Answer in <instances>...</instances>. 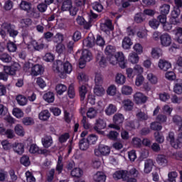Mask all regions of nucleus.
I'll use <instances>...</instances> for the list:
<instances>
[{
    "instance_id": "f257e3e1",
    "label": "nucleus",
    "mask_w": 182,
    "mask_h": 182,
    "mask_svg": "<svg viewBox=\"0 0 182 182\" xmlns=\"http://www.w3.org/2000/svg\"><path fill=\"white\" fill-rule=\"evenodd\" d=\"M53 69L54 72H57L58 73H71L72 70H73V68L72 64L69 63V61H66L65 63L62 62V60H57L53 64Z\"/></svg>"
},
{
    "instance_id": "f03ea898",
    "label": "nucleus",
    "mask_w": 182,
    "mask_h": 182,
    "mask_svg": "<svg viewBox=\"0 0 182 182\" xmlns=\"http://www.w3.org/2000/svg\"><path fill=\"white\" fill-rule=\"evenodd\" d=\"M170 12V5L163 4L160 7V15L157 17V19L161 23H164L167 21V15Z\"/></svg>"
},
{
    "instance_id": "7ed1b4c3",
    "label": "nucleus",
    "mask_w": 182,
    "mask_h": 182,
    "mask_svg": "<svg viewBox=\"0 0 182 182\" xmlns=\"http://www.w3.org/2000/svg\"><path fill=\"white\" fill-rule=\"evenodd\" d=\"M114 59L112 62V65H118L121 68V69H126V61L124 60V54L122 52L117 53L113 57Z\"/></svg>"
},
{
    "instance_id": "20e7f679",
    "label": "nucleus",
    "mask_w": 182,
    "mask_h": 182,
    "mask_svg": "<svg viewBox=\"0 0 182 182\" xmlns=\"http://www.w3.org/2000/svg\"><path fill=\"white\" fill-rule=\"evenodd\" d=\"M106 120L99 118L96 119L93 129L98 134H103V131L102 130L106 129Z\"/></svg>"
},
{
    "instance_id": "39448f33",
    "label": "nucleus",
    "mask_w": 182,
    "mask_h": 182,
    "mask_svg": "<svg viewBox=\"0 0 182 182\" xmlns=\"http://www.w3.org/2000/svg\"><path fill=\"white\" fill-rule=\"evenodd\" d=\"M92 53L88 50H83L80 56V61L79 63L80 66H85L86 62H90L92 60Z\"/></svg>"
},
{
    "instance_id": "423d86ee",
    "label": "nucleus",
    "mask_w": 182,
    "mask_h": 182,
    "mask_svg": "<svg viewBox=\"0 0 182 182\" xmlns=\"http://www.w3.org/2000/svg\"><path fill=\"white\" fill-rule=\"evenodd\" d=\"M110 154V147L106 145H100L98 149H95V155L97 157L100 156H109Z\"/></svg>"
},
{
    "instance_id": "0eeeda50",
    "label": "nucleus",
    "mask_w": 182,
    "mask_h": 182,
    "mask_svg": "<svg viewBox=\"0 0 182 182\" xmlns=\"http://www.w3.org/2000/svg\"><path fill=\"white\" fill-rule=\"evenodd\" d=\"M19 69H21V65L18 63H14L10 66H4V72L11 76L16 75V72H18Z\"/></svg>"
},
{
    "instance_id": "6e6552de",
    "label": "nucleus",
    "mask_w": 182,
    "mask_h": 182,
    "mask_svg": "<svg viewBox=\"0 0 182 182\" xmlns=\"http://www.w3.org/2000/svg\"><path fill=\"white\" fill-rule=\"evenodd\" d=\"M96 63L100 66V68H106L107 66V60L103 55V53L98 52L96 55Z\"/></svg>"
},
{
    "instance_id": "1a4fd4ad",
    "label": "nucleus",
    "mask_w": 182,
    "mask_h": 182,
    "mask_svg": "<svg viewBox=\"0 0 182 182\" xmlns=\"http://www.w3.org/2000/svg\"><path fill=\"white\" fill-rule=\"evenodd\" d=\"M134 100L136 105H144L147 102V96L141 92H136L134 95Z\"/></svg>"
},
{
    "instance_id": "9d476101",
    "label": "nucleus",
    "mask_w": 182,
    "mask_h": 182,
    "mask_svg": "<svg viewBox=\"0 0 182 182\" xmlns=\"http://www.w3.org/2000/svg\"><path fill=\"white\" fill-rule=\"evenodd\" d=\"M127 174H129V171H117L113 174V178H114V180H121L122 178L124 181H126V180H127Z\"/></svg>"
},
{
    "instance_id": "9b49d317",
    "label": "nucleus",
    "mask_w": 182,
    "mask_h": 182,
    "mask_svg": "<svg viewBox=\"0 0 182 182\" xmlns=\"http://www.w3.org/2000/svg\"><path fill=\"white\" fill-rule=\"evenodd\" d=\"M180 14H181V10H180V9L174 8L171 14V17L170 18V22L173 23V25H177V23H178V21H177V18L180 16Z\"/></svg>"
},
{
    "instance_id": "f8f14e48",
    "label": "nucleus",
    "mask_w": 182,
    "mask_h": 182,
    "mask_svg": "<svg viewBox=\"0 0 182 182\" xmlns=\"http://www.w3.org/2000/svg\"><path fill=\"white\" fill-rule=\"evenodd\" d=\"M26 16L28 18H33V19H38L41 18V13L38 11L36 8L31 6V9L26 11Z\"/></svg>"
},
{
    "instance_id": "ddd939ff",
    "label": "nucleus",
    "mask_w": 182,
    "mask_h": 182,
    "mask_svg": "<svg viewBox=\"0 0 182 182\" xmlns=\"http://www.w3.org/2000/svg\"><path fill=\"white\" fill-rule=\"evenodd\" d=\"M160 41L162 46H170L171 45V37L167 33L161 35Z\"/></svg>"
},
{
    "instance_id": "4468645a",
    "label": "nucleus",
    "mask_w": 182,
    "mask_h": 182,
    "mask_svg": "<svg viewBox=\"0 0 182 182\" xmlns=\"http://www.w3.org/2000/svg\"><path fill=\"white\" fill-rule=\"evenodd\" d=\"M101 29L106 33L109 32L110 31H113L114 29V26H113V23H112V20H107L105 23L101 26Z\"/></svg>"
},
{
    "instance_id": "2eb2a0df",
    "label": "nucleus",
    "mask_w": 182,
    "mask_h": 182,
    "mask_svg": "<svg viewBox=\"0 0 182 182\" xmlns=\"http://www.w3.org/2000/svg\"><path fill=\"white\" fill-rule=\"evenodd\" d=\"M167 141L170 142V144L173 149H178V145H176V140L174 132H169L168 136L166 137Z\"/></svg>"
},
{
    "instance_id": "dca6fc26",
    "label": "nucleus",
    "mask_w": 182,
    "mask_h": 182,
    "mask_svg": "<svg viewBox=\"0 0 182 182\" xmlns=\"http://www.w3.org/2000/svg\"><path fill=\"white\" fill-rule=\"evenodd\" d=\"M41 143L45 149H49L53 144V139L50 136H46L41 139Z\"/></svg>"
},
{
    "instance_id": "f3484780",
    "label": "nucleus",
    "mask_w": 182,
    "mask_h": 182,
    "mask_svg": "<svg viewBox=\"0 0 182 182\" xmlns=\"http://www.w3.org/2000/svg\"><path fill=\"white\" fill-rule=\"evenodd\" d=\"M43 100L47 103H53L55 102V93L53 92H47L43 96Z\"/></svg>"
},
{
    "instance_id": "a211bd4d",
    "label": "nucleus",
    "mask_w": 182,
    "mask_h": 182,
    "mask_svg": "<svg viewBox=\"0 0 182 182\" xmlns=\"http://www.w3.org/2000/svg\"><path fill=\"white\" fill-rule=\"evenodd\" d=\"M159 68L164 72H167L168 69L171 68V63L164 60H160L159 62Z\"/></svg>"
},
{
    "instance_id": "6ab92c4d",
    "label": "nucleus",
    "mask_w": 182,
    "mask_h": 182,
    "mask_svg": "<svg viewBox=\"0 0 182 182\" xmlns=\"http://www.w3.org/2000/svg\"><path fill=\"white\" fill-rule=\"evenodd\" d=\"M13 149L17 154H23L25 152V145L23 143H16L15 146H13Z\"/></svg>"
},
{
    "instance_id": "aec40b11",
    "label": "nucleus",
    "mask_w": 182,
    "mask_h": 182,
    "mask_svg": "<svg viewBox=\"0 0 182 182\" xmlns=\"http://www.w3.org/2000/svg\"><path fill=\"white\" fill-rule=\"evenodd\" d=\"M50 117V112H49V110L44 109L41 111L38 114V119L40 120H42L43 122H47V120H49V118Z\"/></svg>"
},
{
    "instance_id": "412c9836",
    "label": "nucleus",
    "mask_w": 182,
    "mask_h": 182,
    "mask_svg": "<svg viewBox=\"0 0 182 182\" xmlns=\"http://www.w3.org/2000/svg\"><path fill=\"white\" fill-rule=\"evenodd\" d=\"M94 181L96 182H105L106 175L103 172L97 171L93 176Z\"/></svg>"
},
{
    "instance_id": "4be33fe9",
    "label": "nucleus",
    "mask_w": 182,
    "mask_h": 182,
    "mask_svg": "<svg viewBox=\"0 0 182 182\" xmlns=\"http://www.w3.org/2000/svg\"><path fill=\"white\" fill-rule=\"evenodd\" d=\"M153 166H154V164L153 163V160L148 159L145 161L144 164V171L146 174H149L153 170Z\"/></svg>"
},
{
    "instance_id": "5701e85b",
    "label": "nucleus",
    "mask_w": 182,
    "mask_h": 182,
    "mask_svg": "<svg viewBox=\"0 0 182 182\" xmlns=\"http://www.w3.org/2000/svg\"><path fill=\"white\" fill-rule=\"evenodd\" d=\"M43 67L41 65L37 64L32 67L31 68V75L33 76H38L41 75Z\"/></svg>"
},
{
    "instance_id": "b1692460",
    "label": "nucleus",
    "mask_w": 182,
    "mask_h": 182,
    "mask_svg": "<svg viewBox=\"0 0 182 182\" xmlns=\"http://www.w3.org/2000/svg\"><path fill=\"white\" fill-rule=\"evenodd\" d=\"M105 52L107 57L112 56L113 58L116 54V48L113 46L108 45L105 48Z\"/></svg>"
},
{
    "instance_id": "393cba45",
    "label": "nucleus",
    "mask_w": 182,
    "mask_h": 182,
    "mask_svg": "<svg viewBox=\"0 0 182 182\" xmlns=\"http://www.w3.org/2000/svg\"><path fill=\"white\" fill-rule=\"evenodd\" d=\"M63 158L62 156H59L57 161V165L55 167V170L58 172V174H61L63 171Z\"/></svg>"
},
{
    "instance_id": "a878e982",
    "label": "nucleus",
    "mask_w": 182,
    "mask_h": 182,
    "mask_svg": "<svg viewBox=\"0 0 182 182\" xmlns=\"http://www.w3.org/2000/svg\"><path fill=\"white\" fill-rule=\"evenodd\" d=\"M116 112H117V107L113 104H109L105 109L107 116H112V114H114Z\"/></svg>"
},
{
    "instance_id": "bb28decb",
    "label": "nucleus",
    "mask_w": 182,
    "mask_h": 182,
    "mask_svg": "<svg viewBox=\"0 0 182 182\" xmlns=\"http://www.w3.org/2000/svg\"><path fill=\"white\" fill-rule=\"evenodd\" d=\"M173 92L176 95H181L182 93V80H177L173 86Z\"/></svg>"
},
{
    "instance_id": "cd10ccee",
    "label": "nucleus",
    "mask_w": 182,
    "mask_h": 182,
    "mask_svg": "<svg viewBox=\"0 0 182 182\" xmlns=\"http://www.w3.org/2000/svg\"><path fill=\"white\" fill-rule=\"evenodd\" d=\"M66 90H68V87L63 84H58L55 86V92L57 95H59V96H62Z\"/></svg>"
},
{
    "instance_id": "c85d7f7f",
    "label": "nucleus",
    "mask_w": 182,
    "mask_h": 182,
    "mask_svg": "<svg viewBox=\"0 0 182 182\" xmlns=\"http://www.w3.org/2000/svg\"><path fill=\"white\" fill-rule=\"evenodd\" d=\"M87 93V87L86 85H82L79 87V94L81 102H83L86 99V95Z\"/></svg>"
},
{
    "instance_id": "c756f323",
    "label": "nucleus",
    "mask_w": 182,
    "mask_h": 182,
    "mask_svg": "<svg viewBox=\"0 0 182 182\" xmlns=\"http://www.w3.org/2000/svg\"><path fill=\"white\" fill-rule=\"evenodd\" d=\"M32 3L22 0L19 4V8L21 11L26 12L28 9H31Z\"/></svg>"
},
{
    "instance_id": "7c9ffc66",
    "label": "nucleus",
    "mask_w": 182,
    "mask_h": 182,
    "mask_svg": "<svg viewBox=\"0 0 182 182\" xmlns=\"http://www.w3.org/2000/svg\"><path fill=\"white\" fill-rule=\"evenodd\" d=\"M124 121V117L123 114H115L113 117V122L115 124H122Z\"/></svg>"
},
{
    "instance_id": "2f4dec72",
    "label": "nucleus",
    "mask_w": 182,
    "mask_h": 182,
    "mask_svg": "<svg viewBox=\"0 0 182 182\" xmlns=\"http://www.w3.org/2000/svg\"><path fill=\"white\" fill-rule=\"evenodd\" d=\"M173 122L178 127V130L182 132V117L179 115H174L173 117Z\"/></svg>"
},
{
    "instance_id": "473e14b6",
    "label": "nucleus",
    "mask_w": 182,
    "mask_h": 182,
    "mask_svg": "<svg viewBox=\"0 0 182 182\" xmlns=\"http://www.w3.org/2000/svg\"><path fill=\"white\" fill-rule=\"evenodd\" d=\"M132 45H133V42H132V39L129 37H124L122 41V48L123 49H130L132 48Z\"/></svg>"
},
{
    "instance_id": "72a5a7b5",
    "label": "nucleus",
    "mask_w": 182,
    "mask_h": 182,
    "mask_svg": "<svg viewBox=\"0 0 182 182\" xmlns=\"http://www.w3.org/2000/svg\"><path fill=\"white\" fill-rule=\"evenodd\" d=\"M123 105H124V108L127 112H130L133 110V107L134 106V103H133L132 101L130 100L129 99L124 100Z\"/></svg>"
},
{
    "instance_id": "f704fd0d",
    "label": "nucleus",
    "mask_w": 182,
    "mask_h": 182,
    "mask_svg": "<svg viewBox=\"0 0 182 182\" xmlns=\"http://www.w3.org/2000/svg\"><path fill=\"white\" fill-rule=\"evenodd\" d=\"M105 88L102 85H95L94 88V94L96 96L102 97L105 95Z\"/></svg>"
},
{
    "instance_id": "c9c22d12",
    "label": "nucleus",
    "mask_w": 182,
    "mask_h": 182,
    "mask_svg": "<svg viewBox=\"0 0 182 182\" xmlns=\"http://www.w3.org/2000/svg\"><path fill=\"white\" fill-rule=\"evenodd\" d=\"M168 161H167V157H166V155H158L156 158V163L159 164V166H167V163Z\"/></svg>"
},
{
    "instance_id": "e433bc0d",
    "label": "nucleus",
    "mask_w": 182,
    "mask_h": 182,
    "mask_svg": "<svg viewBox=\"0 0 182 182\" xmlns=\"http://www.w3.org/2000/svg\"><path fill=\"white\" fill-rule=\"evenodd\" d=\"M89 146H90V144H89L86 139L82 138L80 140L79 147L80 150H87L89 149Z\"/></svg>"
},
{
    "instance_id": "4c0bfd02",
    "label": "nucleus",
    "mask_w": 182,
    "mask_h": 182,
    "mask_svg": "<svg viewBox=\"0 0 182 182\" xmlns=\"http://www.w3.org/2000/svg\"><path fill=\"white\" fill-rule=\"evenodd\" d=\"M70 174L72 177H75V178H80V176H83V171L80 169V168H75L71 171Z\"/></svg>"
},
{
    "instance_id": "58836bf2",
    "label": "nucleus",
    "mask_w": 182,
    "mask_h": 182,
    "mask_svg": "<svg viewBox=\"0 0 182 182\" xmlns=\"http://www.w3.org/2000/svg\"><path fill=\"white\" fill-rule=\"evenodd\" d=\"M115 82L117 85H124L126 83V77L122 73L117 74Z\"/></svg>"
},
{
    "instance_id": "ea45409f",
    "label": "nucleus",
    "mask_w": 182,
    "mask_h": 182,
    "mask_svg": "<svg viewBox=\"0 0 182 182\" xmlns=\"http://www.w3.org/2000/svg\"><path fill=\"white\" fill-rule=\"evenodd\" d=\"M16 100L20 106H25L28 103V99L23 95H18Z\"/></svg>"
},
{
    "instance_id": "a19ab883",
    "label": "nucleus",
    "mask_w": 182,
    "mask_h": 182,
    "mask_svg": "<svg viewBox=\"0 0 182 182\" xmlns=\"http://www.w3.org/2000/svg\"><path fill=\"white\" fill-rule=\"evenodd\" d=\"M7 32L11 38H16V36H18V34L19 33L18 31L12 28L11 24H9L7 26Z\"/></svg>"
},
{
    "instance_id": "79ce46f5",
    "label": "nucleus",
    "mask_w": 182,
    "mask_h": 182,
    "mask_svg": "<svg viewBox=\"0 0 182 182\" xmlns=\"http://www.w3.org/2000/svg\"><path fill=\"white\" fill-rule=\"evenodd\" d=\"M72 0H65L61 6V11H68L72 8Z\"/></svg>"
},
{
    "instance_id": "37998d69",
    "label": "nucleus",
    "mask_w": 182,
    "mask_h": 182,
    "mask_svg": "<svg viewBox=\"0 0 182 182\" xmlns=\"http://www.w3.org/2000/svg\"><path fill=\"white\" fill-rule=\"evenodd\" d=\"M128 60L133 65L139 63V55L136 53H132L129 54Z\"/></svg>"
},
{
    "instance_id": "c03bdc74",
    "label": "nucleus",
    "mask_w": 182,
    "mask_h": 182,
    "mask_svg": "<svg viewBox=\"0 0 182 182\" xmlns=\"http://www.w3.org/2000/svg\"><path fill=\"white\" fill-rule=\"evenodd\" d=\"M146 19V16L142 12L138 13L134 16V21L136 23H141Z\"/></svg>"
},
{
    "instance_id": "a18cd8bd",
    "label": "nucleus",
    "mask_w": 182,
    "mask_h": 182,
    "mask_svg": "<svg viewBox=\"0 0 182 182\" xmlns=\"http://www.w3.org/2000/svg\"><path fill=\"white\" fill-rule=\"evenodd\" d=\"M122 93L126 96H129L133 93V88L129 85H124L122 88Z\"/></svg>"
},
{
    "instance_id": "49530a36",
    "label": "nucleus",
    "mask_w": 182,
    "mask_h": 182,
    "mask_svg": "<svg viewBox=\"0 0 182 182\" xmlns=\"http://www.w3.org/2000/svg\"><path fill=\"white\" fill-rule=\"evenodd\" d=\"M136 119H138L139 122H146L149 119V115L140 111L136 114Z\"/></svg>"
},
{
    "instance_id": "de8ad7c7",
    "label": "nucleus",
    "mask_w": 182,
    "mask_h": 182,
    "mask_svg": "<svg viewBox=\"0 0 182 182\" xmlns=\"http://www.w3.org/2000/svg\"><path fill=\"white\" fill-rule=\"evenodd\" d=\"M150 129L151 130H154V132H160V130L163 129V127L159 122H154L151 123Z\"/></svg>"
},
{
    "instance_id": "09e8293b",
    "label": "nucleus",
    "mask_w": 182,
    "mask_h": 182,
    "mask_svg": "<svg viewBox=\"0 0 182 182\" xmlns=\"http://www.w3.org/2000/svg\"><path fill=\"white\" fill-rule=\"evenodd\" d=\"M98 139L99 138L96 134H92L87 137L86 140L90 144H96V142L97 141Z\"/></svg>"
},
{
    "instance_id": "8fccbe9b",
    "label": "nucleus",
    "mask_w": 182,
    "mask_h": 182,
    "mask_svg": "<svg viewBox=\"0 0 182 182\" xmlns=\"http://www.w3.org/2000/svg\"><path fill=\"white\" fill-rule=\"evenodd\" d=\"M14 130L17 136H21L22 137L25 136V131H23V127H22L21 124H17L15 127Z\"/></svg>"
},
{
    "instance_id": "3c124183",
    "label": "nucleus",
    "mask_w": 182,
    "mask_h": 182,
    "mask_svg": "<svg viewBox=\"0 0 182 182\" xmlns=\"http://www.w3.org/2000/svg\"><path fill=\"white\" fill-rule=\"evenodd\" d=\"M176 177H178V173L176 171L169 172L168 174V180L166 182H176Z\"/></svg>"
},
{
    "instance_id": "603ef678",
    "label": "nucleus",
    "mask_w": 182,
    "mask_h": 182,
    "mask_svg": "<svg viewBox=\"0 0 182 182\" xmlns=\"http://www.w3.org/2000/svg\"><path fill=\"white\" fill-rule=\"evenodd\" d=\"M160 23H161L160 20L159 21L156 18H153L149 21V25L152 28V29H157V28L160 26Z\"/></svg>"
},
{
    "instance_id": "864d4df0",
    "label": "nucleus",
    "mask_w": 182,
    "mask_h": 182,
    "mask_svg": "<svg viewBox=\"0 0 182 182\" xmlns=\"http://www.w3.org/2000/svg\"><path fill=\"white\" fill-rule=\"evenodd\" d=\"M20 163L25 167L31 166V161H29V156L24 155L20 159Z\"/></svg>"
},
{
    "instance_id": "5fc2aeb1",
    "label": "nucleus",
    "mask_w": 182,
    "mask_h": 182,
    "mask_svg": "<svg viewBox=\"0 0 182 182\" xmlns=\"http://www.w3.org/2000/svg\"><path fill=\"white\" fill-rule=\"evenodd\" d=\"M0 60L4 63H9L12 60V57L8 53H3L0 55Z\"/></svg>"
},
{
    "instance_id": "6e6d98bb",
    "label": "nucleus",
    "mask_w": 182,
    "mask_h": 182,
    "mask_svg": "<svg viewBox=\"0 0 182 182\" xmlns=\"http://www.w3.org/2000/svg\"><path fill=\"white\" fill-rule=\"evenodd\" d=\"M92 9L99 14L103 11V5L98 1H95L92 5Z\"/></svg>"
},
{
    "instance_id": "4d7b16f0",
    "label": "nucleus",
    "mask_w": 182,
    "mask_h": 182,
    "mask_svg": "<svg viewBox=\"0 0 182 182\" xmlns=\"http://www.w3.org/2000/svg\"><path fill=\"white\" fill-rule=\"evenodd\" d=\"M22 123L24 126H32V124H35V121L33 120V118L26 117L23 118Z\"/></svg>"
},
{
    "instance_id": "13d9d810",
    "label": "nucleus",
    "mask_w": 182,
    "mask_h": 182,
    "mask_svg": "<svg viewBox=\"0 0 182 182\" xmlns=\"http://www.w3.org/2000/svg\"><path fill=\"white\" fill-rule=\"evenodd\" d=\"M154 136L155 140L157 143H159L160 144L164 143V136H163V134L161 132H155Z\"/></svg>"
},
{
    "instance_id": "bf43d9fd",
    "label": "nucleus",
    "mask_w": 182,
    "mask_h": 182,
    "mask_svg": "<svg viewBox=\"0 0 182 182\" xmlns=\"http://www.w3.org/2000/svg\"><path fill=\"white\" fill-rule=\"evenodd\" d=\"M97 114V111H96V109H95V108L93 107L89 108L88 111L87 112V117L89 119H95Z\"/></svg>"
},
{
    "instance_id": "052dcab7",
    "label": "nucleus",
    "mask_w": 182,
    "mask_h": 182,
    "mask_svg": "<svg viewBox=\"0 0 182 182\" xmlns=\"http://www.w3.org/2000/svg\"><path fill=\"white\" fill-rule=\"evenodd\" d=\"M40 151L41 150L38 147V145L33 144L30 146L29 152L31 154H41Z\"/></svg>"
},
{
    "instance_id": "680f3d73",
    "label": "nucleus",
    "mask_w": 182,
    "mask_h": 182,
    "mask_svg": "<svg viewBox=\"0 0 182 182\" xmlns=\"http://www.w3.org/2000/svg\"><path fill=\"white\" fill-rule=\"evenodd\" d=\"M48 4H46L44 2H41L37 5V9L38 12L43 14L46 11H48Z\"/></svg>"
},
{
    "instance_id": "e2e57ef3",
    "label": "nucleus",
    "mask_w": 182,
    "mask_h": 182,
    "mask_svg": "<svg viewBox=\"0 0 182 182\" xmlns=\"http://www.w3.org/2000/svg\"><path fill=\"white\" fill-rule=\"evenodd\" d=\"M13 114L17 119H21V117H23V112H22V109L19 108H14L13 109Z\"/></svg>"
},
{
    "instance_id": "0e129e2a",
    "label": "nucleus",
    "mask_w": 182,
    "mask_h": 182,
    "mask_svg": "<svg viewBox=\"0 0 182 182\" xmlns=\"http://www.w3.org/2000/svg\"><path fill=\"white\" fill-rule=\"evenodd\" d=\"M70 137V135L69 134V133L66 132L59 136L58 141L61 144L66 143Z\"/></svg>"
},
{
    "instance_id": "69168bd1",
    "label": "nucleus",
    "mask_w": 182,
    "mask_h": 182,
    "mask_svg": "<svg viewBox=\"0 0 182 182\" xmlns=\"http://www.w3.org/2000/svg\"><path fill=\"white\" fill-rule=\"evenodd\" d=\"M147 79L152 85H156L157 82H159L157 77L153 73L148 74Z\"/></svg>"
},
{
    "instance_id": "338daca9",
    "label": "nucleus",
    "mask_w": 182,
    "mask_h": 182,
    "mask_svg": "<svg viewBox=\"0 0 182 182\" xmlns=\"http://www.w3.org/2000/svg\"><path fill=\"white\" fill-rule=\"evenodd\" d=\"M50 113H53V116H60L62 114V110L59 107H52L50 108Z\"/></svg>"
},
{
    "instance_id": "774afa93",
    "label": "nucleus",
    "mask_w": 182,
    "mask_h": 182,
    "mask_svg": "<svg viewBox=\"0 0 182 182\" xmlns=\"http://www.w3.org/2000/svg\"><path fill=\"white\" fill-rule=\"evenodd\" d=\"M63 41V35L60 33H57L56 35L53 37V42L55 43H62Z\"/></svg>"
}]
</instances>
